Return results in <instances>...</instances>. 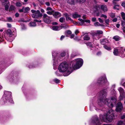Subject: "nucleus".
<instances>
[{
	"label": "nucleus",
	"instance_id": "obj_1",
	"mask_svg": "<svg viewBox=\"0 0 125 125\" xmlns=\"http://www.w3.org/2000/svg\"><path fill=\"white\" fill-rule=\"evenodd\" d=\"M100 93L99 98L97 101V103L100 106H103L104 104H106L108 107L112 108L113 105L116 104V100L115 97H113L108 99L105 97L107 94L106 90L102 91Z\"/></svg>",
	"mask_w": 125,
	"mask_h": 125
},
{
	"label": "nucleus",
	"instance_id": "obj_2",
	"mask_svg": "<svg viewBox=\"0 0 125 125\" xmlns=\"http://www.w3.org/2000/svg\"><path fill=\"white\" fill-rule=\"evenodd\" d=\"M115 111L112 109L109 110L104 116L100 115V118L102 121L106 122H111L115 118Z\"/></svg>",
	"mask_w": 125,
	"mask_h": 125
},
{
	"label": "nucleus",
	"instance_id": "obj_3",
	"mask_svg": "<svg viewBox=\"0 0 125 125\" xmlns=\"http://www.w3.org/2000/svg\"><path fill=\"white\" fill-rule=\"evenodd\" d=\"M58 70L60 72H65L63 75L67 76L72 73V69L70 67H68V65L66 62H63L61 63L59 65Z\"/></svg>",
	"mask_w": 125,
	"mask_h": 125
},
{
	"label": "nucleus",
	"instance_id": "obj_4",
	"mask_svg": "<svg viewBox=\"0 0 125 125\" xmlns=\"http://www.w3.org/2000/svg\"><path fill=\"white\" fill-rule=\"evenodd\" d=\"M66 54L65 52H63L61 53H59L55 51L53 52L52 53V56L53 58L54 62L53 65H55L58 63V60H61V58L64 57Z\"/></svg>",
	"mask_w": 125,
	"mask_h": 125
},
{
	"label": "nucleus",
	"instance_id": "obj_5",
	"mask_svg": "<svg viewBox=\"0 0 125 125\" xmlns=\"http://www.w3.org/2000/svg\"><path fill=\"white\" fill-rule=\"evenodd\" d=\"M11 93L10 92L5 91L4 94L2 98V100L4 101V103L10 102L13 103L14 102L11 98Z\"/></svg>",
	"mask_w": 125,
	"mask_h": 125
},
{
	"label": "nucleus",
	"instance_id": "obj_6",
	"mask_svg": "<svg viewBox=\"0 0 125 125\" xmlns=\"http://www.w3.org/2000/svg\"><path fill=\"white\" fill-rule=\"evenodd\" d=\"M83 60L81 58L75 59L71 62L72 67L74 69L80 68L83 65Z\"/></svg>",
	"mask_w": 125,
	"mask_h": 125
},
{
	"label": "nucleus",
	"instance_id": "obj_7",
	"mask_svg": "<svg viewBox=\"0 0 125 125\" xmlns=\"http://www.w3.org/2000/svg\"><path fill=\"white\" fill-rule=\"evenodd\" d=\"M69 26L66 25V24H63L61 26H53L50 27V28L54 31H59L62 28L66 29L69 28Z\"/></svg>",
	"mask_w": 125,
	"mask_h": 125
},
{
	"label": "nucleus",
	"instance_id": "obj_8",
	"mask_svg": "<svg viewBox=\"0 0 125 125\" xmlns=\"http://www.w3.org/2000/svg\"><path fill=\"white\" fill-rule=\"evenodd\" d=\"M31 11L33 13L32 14V16L33 18H37L42 16V14L40 13V11L39 10L36 11L32 10Z\"/></svg>",
	"mask_w": 125,
	"mask_h": 125
},
{
	"label": "nucleus",
	"instance_id": "obj_9",
	"mask_svg": "<svg viewBox=\"0 0 125 125\" xmlns=\"http://www.w3.org/2000/svg\"><path fill=\"white\" fill-rule=\"evenodd\" d=\"M96 9L97 11H99L101 9L104 12L107 11L108 9L107 6L105 5H100L99 6H96Z\"/></svg>",
	"mask_w": 125,
	"mask_h": 125
},
{
	"label": "nucleus",
	"instance_id": "obj_10",
	"mask_svg": "<svg viewBox=\"0 0 125 125\" xmlns=\"http://www.w3.org/2000/svg\"><path fill=\"white\" fill-rule=\"evenodd\" d=\"M123 109V104L121 102H118L116 104V111L117 112H120Z\"/></svg>",
	"mask_w": 125,
	"mask_h": 125
},
{
	"label": "nucleus",
	"instance_id": "obj_11",
	"mask_svg": "<svg viewBox=\"0 0 125 125\" xmlns=\"http://www.w3.org/2000/svg\"><path fill=\"white\" fill-rule=\"evenodd\" d=\"M107 82L106 77L104 76L103 77L100 78L98 80V82L99 83L102 84L104 83H106Z\"/></svg>",
	"mask_w": 125,
	"mask_h": 125
},
{
	"label": "nucleus",
	"instance_id": "obj_12",
	"mask_svg": "<svg viewBox=\"0 0 125 125\" xmlns=\"http://www.w3.org/2000/svg\"><path fill=\"white\" fill-rule=\"evenodd\" d=\"M4 32L5 36L9 37H11L13 35L12 33L11 30L8 29L5 31Z\"/></svg>",
	"mask_w": 125,
	"mask_h": 125
},
{
	"label": "nucleus",
	"instance_id": "obj_13",
	"mask_svg": "<svg viewBox=\"0 0 125 125\" xmlns=\"http://www.w3.org/2000/svg\"><path fill=\"white\" fill-rule=\"evenodd\" d=\"M103 32L102 31L97 30L95 32L93 33V35L94 36H97L98 35L102 34Z\"/></svg>",
	"mask_w": 125,
	"mask_h": 125
},
{
	"label": "nucleus",
	"instance_id": "obj_14",
	"mask_svg": "<svg viewBox=\"0 0 125 125\" xmlns=\"http://www.w3.org/2000/svg\"><path fill=\"white\" fill-rule=\"evenodd\" d=\"M53 16L55 18H57L60 17L61 16V14L60 12H54L53 14Z\"/></svg>",
	"mask_w": 125,
	"mask_h": 125
},
{
	"label": "nucleus",
	"instance_id": "obj_15",
	"mask_svg": "<svg viewBox=\"0 0 125 125\" xmlns=\"http://www.w3.org/2000/svg\"><path fill=\"white\" fill-rule=\"evenodd\" d=\"M81 16L79 14H78L77 13L75 12L72 15V17L74 19H76L78 18L81 17Z\"/></svg>",
	"mask_w": 125,
	"mask_h": 125
},
{
	"label": "nucleus",
	"instance_id": "obj_16",
	"mask_svg": "<svg viewBox=\"0 0 125 125\" xmlns=\"http://www.w3.org/2000/svg\"><path fill=\"white\" fill-rule=\"evenodd\" d=\"M108 24H94L95 26H101L102 28H104V27L108 26Z\"/></svg>",
	"mask_w": 125,
	"mask_h": 125
},
{
	"label": "nucleus",
	"instance_id": "obj_17",
	"mask_svg": "<svg viewBox=\"0 0 125 125\" xmlns=\"http://www.w3.org/2000/svg\"><path fill=\"white\" fill-rule=\"evenodd\" d=\"M108 40L106 39L101 40V44L104 45L108 43Z\"/></svg>",
	"mask_w": 125,
	"mask_h": 125
},
{
	"label": "nucleus",
	"instance_id": "obj_18",
	"mask_svg": "<svg viewBox=\"0 0 125 125\" xmlns=\"http://www.w3.org/2000/svg\"><path fill=\"white\" fill-rule=\"evenodd\" d=\"M65 17L66 18V20L67 21L69 20L72 22H73V20L71 19L70 17H69V15L67 13L64 14Z\"/></svg>",
	"mask_w": 125,
	"mask_h": 125
},
{
	"label": "nucleus",
	"instance_id": "obj_19",
	"mask_svg": "<svg viewBox=\"0 0 125 125\" xmlns=\"http://www.w3.org/2000/svg\"><path fill=\"white\" fill-rule=\"evenodd\" d=\"M118 90L120 94H124V90L122 88L120 87L118 88Z\"/></svg>",
	"mask_w": 125,
	"mask_h": 125
},
{
	"label": "nucleus",
	"instance_id": "obj_20",
	"mask_svg": "<svg viewBox=\"0 0 125 125\" xmlns=\"http://www.w3.org/2000/svg\"><path fill=\"white\" fill-rule=\"evenodd\" d=\"M1 1L2 4L3 5L9 3L8 0H2Z\"/></svg>",
	"mask_w": 125,
	"mask_h": 125
},
{
	"label": "nucleus",
	"instance_id": "obj_21",
	"mask_svg": "<svg viewBox=\"0 0 125 125\" xmlns=\"http://www.w3.org/2000/svg\"><path fill=\"white\" fill-rule=\"evenodd\" d=\"M113 39H114L115 41H117L120 40V38L118 36L116 35L113 37Z\"/></svg>",
	"mask_w": 125,
	"mask_h": 125
},
{
	"label": "nucleus",
	"instance_id": "obj_22",
	"mask_svg": "<svg viewBox=\"0 0 125 125\" xmlns=\"http://www.w3.org/2000/svg\"><path fill=\"white\" fill-rule=\"evenodd\" d=\"M119 56L122 57H124L125 55L124 53V52L123 50L119 52Z\"/></svg>",
	"mask_w": 125,
	"mask_h": 125
},
{
	"label": "nucleus",
	"instance_id": "obj_23",
	"mask_svg": "<svg viewBox=\"0 0 125 125\" xmlns=\"http://www.w3.org/2000/svg\"><path fill=\"white\" fill-rule=\"evenodd\" d=\"M119 51L117 49H115L113 52V53L114 55L115 56H117L119 54Z\"/></svg>",
	"mask_w": 125,
	"mask_h": 125
},
{
	"label": "nucleus",
	"instance_id": "obj_24",
	"mask_svg": "<svg viewBox=\"0 0 125 125\" xmlns=\"http://www.w3.org/2000/svg\"><path fill=\"white\" fill-rule=\"evenodd\" d=\"M43 20L44 22L47 23H49L51 22V20L48 18H45V19H44Z\"/></svg>",
	"mask_w": 125,
	"mask_h": 125
},
{
	"label": "nucleus",
	"instance_id": "obj_25",
	"mask_svg": "<svg viewBox=\"0 0 125 125\" xmlns=\"http://www.w3.org/2000/svg\"><path fill=\"white\" fill-rule=\"evenodd\" d=\"M90 38V36L88 35H85L83 37V39L86 41L89 40Z\"/></svg>",
	"mask_w": 125,
	"mask_h": 125
},
{
	"label": "nucleus",
	"instance_id": "obj_26",
	"mask_svg": "<svg viewBox=\"0 0 125 125\" xmlns=\"http://www.w3.org/2000/svg\"><path fill=\"white\" fill-rule=\"evenodd\" d=\"M10 3H9L7 4H5L4 5L5 10L6 11H8V10L9 9V6H10Z\"/></svg>",
	"mask_w": 125,
	"mask_h": 125
},
{
	"label": "nucleus",
	"instance_id": "obj_27",
	"mask_svg": "<svg viewBox=\"0 0 125 125\" xmlns=\"http://www.w3.org/2000/svg\"><path fill=\"white\" fill-rule=\"evenodd\" d=\"M117 125H125V122L122 121H120L118 122Z\"/></svg>",
	"mask_w": 125,
	"mask_h": 125
},
{
	"label": "nucleus",
	"instance_id": "obj_28",
	"mask_svg": "<svg viewBox=\"0 0 125 125\" xmlns=\"http://www.w3.org/2000/svg\"><path fill=\"white\" fill-rule=\"evenodd\" d=\"M94 120H95V123L97 125H100V124L99 123V121L97 117H96L95 118Z\"/></svg>",
	"mask_w": 125,
	"mask_h": 125
},
{
	"label": "nucleus",
	"instance_id": "obj_29",
	"mask_svg": "<svg viewBox=\"0 0 125 125\" xmlns=\"http://www.w3.org/2000/svg\"><path fill=\"white\" fill-rule=\"evenodd\" d=\"M24 13H26L30 10V8L29 7H27L25 8H24Z\"/></svg>",
	"mask_w": 125,
	"mask_h": 125
},
{
	"label": "nucleus",
	"instance_id": "obj_30",
	"mask_svg": "<svg viewBox=\"0 0 125 125\" xmlns=\"http://www.w3.org/2000/svg\"><path fill=\"white\" fill-rule=\"evenodd\" d=\"M65 18L63 17L61 18L59 20L60 22L61 23H63L65 21Z\"/></svg>",
	"mask_w": 125,
	"mask_h": 125
},
{
	"label": "nucleus",
	"instance_id": "obj_31",
	"mask_svg": "<svg viewBox=\"0 0 125 125\" xmlns=\"http://www.w3.org/2000/svg\"><path fill=\"white\" fill-rule=\"evenodd\" d=\"M86 44L88 47H93V45L91 42H88Z\"/></svg>",
	"mask_w": 125,
	"mask_h": 125
},
{
	"label": "nucleus",
	"instance_id": "obj_32",
	"mask_svg": "<svg viewBox=\"0 0 125 125\" xmlns=\"http://www.w3.org/2000/svg\"><path fill=\"white\" fill-rule=\"evenodd\" d=\"M104 48L106 49L108 51H110L111 50V48L110 47H108L106 45H104Z\"/></svg>",
	"mask_w": 125,
	"mask_h": 125
},
{
	"label": "nucleus",
	"instance_id": "obj_33",
	"mask_svg": "<svg viewBox=\"0 0 125 125\" xmlns=\"http://www.w3.org/2000/svg\"><path fill=\"white\" fill-rule=\"evenodd\" d=\"M67 2L71 4H73L74 2V0H66Z\"/></svg>",
	"mask_w": 125,
	"mask_h": 125
},
{
	"label": "nucleus",
	"instance_id": "obj_34",
	"mask_svg": "<svg viewBox=\"0 0 125 125\" xmlns=\"http://www.w3.org/2000/svg\"><path fill=\"white\" fill-rule=\"evenodd\" d=\"M22 4L20 2H18L16 3V5L18 7H21L22 6Z\"/></svg>",
	"mask_w": 125,
	"mask_h": 125
},
{
	"label": "nucleus",
	"instance_id": "obj_35",
	"mask_svg": "<svg viewBox=\"0 0 125 125\" xmlns=\"http://www.w3.org/2000/svg\"><path fill=\"white\" fill-rule=\"evenodd\" d=\"M28 25L29 27H34L39 25H37L36 24H28Z\"/></svg>",
	"mask_w": 125,
	"mask_h": 125
},
{
	"label": "nucleus",
	"instance_id": "obj_36",
	"mask_svg": "<svg viewBox=\"0 0 125 125\" xmlns=\"http://www.w3.org/2000/svg\"><path fill=\"white\" fill-rule=\"evenodd\" d=\"M124 97V94H120L119 98L120 100L121 101L123 100Z\"/></svg>",
	"mask_w": 125,
	"mask_h": 125
},
{
	"label": "nucleus",
	"instance_id": "obj_37",
	"mask_svg": "<svg viewBox=\"0 0 125 125\" xmlns=\"http://www.w3.org/2000/svg\"><path fill=\"white\" fill-rule=\"evenodd\" d=\"M14 7L13 5H11L9 9V11H10L14 10Z\"/></svg>",
	"mask_w": 125,
	"mask_h": 125
},
{
	"label": "nucleus",
	"instance_id": "obj_38",
	"mask_svg": "<svg viewBox=\"0 0 125 125\" xmlns=\"http://www.w3.org/2000/svg\"><path fill=\"white\" fill-rule=\"evenodd\" d=\"M121 14L123 19L125 20V14L123 12H122L121 13Z\"/></svg>",
	"mask_w": 125,
	"mask_h": 125
},
{
	"label": "nucleus",
	"instance_id": "obj_39",
	"mask_svg": "<svg viewBox=\"0 0 125 125\" xmlns=\"http://www.w3.org/2000/svg\"><path fill=\"white\" fill-rule=\"evenodd\" d=\"M110 16L111 17L113 18L115 17V13H110Z\"/></svg>",
	"mask_w": 125,
	"mask_h": 125
},
{
	"label": "nucleus",
	"instance_id": "obj_40",
	"mask_svg": "<svg viewBox=\"0 0 125 125\" xmlns=\"http://www.w3.org/2000/svg\"><path fill=\"white\" fill-rule=\"evenodd\" d=\"M119 5H115V6L114 7V9L115 10H118L119 9Z\"/></svg>",
	"mask_w": 125,
	"mask_h": 125
},
{
	"label": "nucleus",
	"instance_id": "obj_41",
	"mask_svg": "<svg viewBox=\"0 0 125 125\" xmlns=\"http://www.w3.org/2000/svg\"><path fill=\"white\" fill-rule=\"evenodd\" d=\"M53 81L56 83H58L60 82V80L57 79L54 80Z\"/></svg>",
	"mask_w": 125,
	"mask_h": 125
},
{
	"label": "nucleus",
	"instance_id": "obj_42",
	"mask_svg": "<svg viewBox=\"0 0 125 125\" xmlns=\"http://www.w3.org/2000/svg\"><path fill=\"white\" fill-rule=\"evenodd\" d=\"M21 29L22 30H24L26 29V28L24 24H21Z\"/></svg>",
	"mask_w": 125,
	"mask_h": 125
},
{
	"label": "nucleus",
	"instance_id": "obj_43",
	"mask_svg": "<svg viewBox=\"0 0 125 125\" xmlns=\"http://www.w3.org/2000/svg\"><path fill=\"white\" fill-rule=\"evenodd\" d=\"M75 56V52H73L71 55V57H73Z\"/></svg>",
	"mask_w": 125,
	"mask_h": 125
},
{
	"label": "nucleus",
	"instance_id": "obj_44",
	"mask_svg": "<svg viewBox=\"0 0 125 125\" xmlns=\"http://www.w3.org/2000/svg\"><path fill=\"white\" fill-rule=\"evenodd\" d=\"M43 17L44 19L46 18H49V17H48V16L46 14H44L43 15Z\"/></svg>",
	"mask_w": 125,
	"mask_h": 125
},
{
	"label": "nucleus",
	"instance_id": "obj_45",
	"mask_svg": "<svg viewBox=\"0 0 125 125\" xmlns=\"http://www.w3.org/2000/svg\"><path fill=\"white\" fill-rule=\"evenodd\" d=\"M84 22L90 23V21L89 20H84Z\"/></svg>",
	"mask_w": 125,
	"mask_h": 125
},
{
	"label": "nucleus",
	"instance_id": "obj_46",
	"mask_svg": "<svg viewBox=\"0 0 125 125\" xmlns=\"http://www.w3.org/2000/svg\"><path fill=\"white\" fill-rule=\"evenodd\" d=\"M39 2L42 4H43L44 2V0H38Z\"/></svg>",
	"mask_w": 125,
	"mask_h": 125
},
{
	"label": "nucleus",
	"instance_id": "obj_47",
	"mask_svg": "<svg viewBox=\"0 0 125 125\" xmlns=\"http://www.w3.org/2000/svg\"><path fill=\"white\" fill-rule=\"evenodd\" d=\"M100 17H103L105 19H106L107 18V16L106 15L103 14H102L101 15Z\"/></svg>",
	"mask_w": 125,
	"mask_h": 125
},
{
	"label": "nucleus",
	"instance_id": "obj_48",
	"mask_svg": "<svg viewBox=\"0 0 125 125\" xmlns=\"http://www.w3.org/2000/svg\"><path fill=\"white\" fill-rule=\"evenodd\" d=\"M24 7H23L21 9H20V10H19V11L20 12H24Z\"/></svg>",
	"mask_w": 125,
	"mask_h": 125
},
{
	"label": "nucleus",
	"instance_id": "obj_49",
	"mask_svg": "<svg viewBox=\"0 0 125 125\" xmlns=\"http://www.w3.org/2000/svg\"><path fill=\"white\" fill-rule=\"evenodd\" d=\"M7 19L8 21H12V20L11 17H8L7 18Z\"/></svg>",
	"mask_w": 125,
	"mask_h": 125
},
{
	"label": "nucleus",
	"instance_id": "obj_50",
	"mask_svg": "<svg viewBox=\"0 0 125 125\" xmlns=\"http://www.w3.org/2000/svg\"><path fill=\"white\" fill-rule=\"evenodd\" d=\"M96 18L95 17L92 18V21L93 22H95L96 21Z\"/></svg>",
	"mask_w": 125,
	"mask_h": 125
},
{
	"label": "nucleus",
	"instance_id": "obj_51",
	"mask_svg": "<svg viewBox=\"0 0 125 125\" xmlns=\"http://www.w3.org/2000/svg\"><path fill=\"white\" fill-rule=\"evenodd\" d=\"M66 33L68 34H71L72 33V32H71V31L70 30H68V31H66Z\"/></svg>",
	"mask_w": 125,
	"mask_h": 125
},
{
	"label": "nucleus",
	"instance_id": "obj_52",
	"mask_svg": "<svg viewBox=\"0 0 125 125\" xmlns=\"http://www.w3.org/2000/svg\"><path fill=\"white\" fill-rule=\"evenodd\" d=\"M46 10H47L52 11V9L50 7H48L46 9Z\"/></svg>",
	"mask_w": 125,
	"mask_h": 125
},
{
	"label": "nucleus",
	"instance_id": "obj_53",
	"mask_svg": "<svg viewBox=\"0 0 125 125\" xmlns=\"http://www.w3.org/2000/svg\"><path fill=\"white\" fill-rule=\"evenodd\" d=\"M47 13L49 15H51L52 14V13L51 11H49L47 12Z\"/></svg>",
	"mask_w": 125,
	"mask_h": 125
},
{
	"label": "nucleus",
	"instance_id": "obj_54",
	"mask_svg": "<svg viewBox=\"0 0 125 125\" xmlns=\"http://www.w3.org/2000/svg\"><path fill=\"white\" fill-rule=\"evenodd\" d=\"M100 11V10L99 11ZM101 13V12H98L96 13V16H99Z\"/></svg>",
	"mask_w": 125,
	"mask_h": 125
},
{
	"label": "nucleus",
	"instance_id": "obj_55",
	"mask_svg": "<svg viewBox=\"0 0 125 125\" xmlns=\"http://www.w3.org/2000/svg\"><path fill=\"white\" fill-rule=\"evenodd\" d=\"M121 118L122 119H124L125 118V115H123L121 116Z\"/></svg>",
	"mask_w": 125,
	"mask_h": 125
},
{
	"label": "nucleus",
	"instance_id": "obj_56",
	"mask_svg": "<svg viewBox=\"0 0 125 125\" xmlns=\"http://www.w3.org/2000/svg\"><path fill=\"white\" fill-rule=\"evenodd\" d=\"M117 20V19L116 18H115L112 20V21L114 22H116Z\"/></svg>",
	"mask_w": 125,
	"mask_h": 125
},
{
	"label": "nucleus",
	"instance_id": "obj_57",
	"mask_svg": "<svg viewBox=\"0 0 125 125\" xmlns=\"http://www.w3.org/2000/svg\"><path fill=\"white\" fill-rule=\"evenodd\" d=\"M105 22L106 23H108L109 22V19H107L105 20Z\"/></svg>",
	"mask_w": 125,
	"mask_h": 125
},
{
	"label": "nucleus",
	"instance_id": "obj_58",
	"mask_svg": "<svg viewBox=\"0 0 125 125\" xmlns=\"http://www.w3.org/2000/svg\"><path fill=\"white\" fill-rule=\"evenodd\" d=\"M122 28L125 29V24H121Z\"/></svg>",
	"mask_w": 125,
	"mask_h": 125
},
{
	"label": "nucleus",
	"instance_id": "obj_59",
	"mask_svg": "<svg viewBox=\"0 0 125 125\" xmlns=\"http://www.w3.org/2000/svg\"><path fill=\"white\" fill-rule=\"evenodd\" d=\"M34 21H35V22H41V20L39 21L36 19L34 20Z\"/></svg>",
	"mask_w": 125,
	"mask_h": 125
},
{
	"label": "nucleus",
	"instance_id": "obj_60",
	"mask_svg": "<svg viewBox=\"0 0 125 125\" xmlns=\"http://www.w3.org/2000/svg\"><path fill=\"white\" fill-rule=\"evenodd\" d=\"M77 1L79 2H83L85 1V0H77Z\"/></svg>",
	"mask_w": 125,
	"mask_h": 125
},
{
	"label": "nucleus",
	"instance_id": "obj_61",
	"mask_svg": "<svg viewBox=\"0 0 125 125\" xmlns=\"http://www.w3.org/2000/svg\"><path fill=\"white\" fill-rule=\"evenodd\" d=\"M98 20L100 23H102L103 22V21L100 18H98Z\"/></svg>",
	"mask_w": 125,
	"mask_h": 125
},
{
	"label": "nucleus",
	"instance_id": "obj_62",
	"mask_svg": "<svg viewBox=\"0 0 125 125\" xmlns=\"http://www.w3.org/2000/svg\"><path fill=\"white\" fill-rule=\"evenodd\" d=\"M78 20L79 21H81L82 22L84 23V20H83L81 19H78Z\"/></svg>",
	"mask_w": 125,
	"mask_h": 125
},
{
	"label": "nucleus",
	"instance_id": "obj_63",
	"mask_svg": "<svg viewBox=\"0 0 125 125\" xmlns=\"http://www.w3.org/2000/svg\"><path fill=\"white\" fill-rule=\"evenodd\" d=\"M56 74L58 76H60L61 75L59 73V72L57 71L55 72Z\"/></svg>",
	"mask_w": 125,
	"mask_h": 125
},
{
	"label": "nucleus",
	"instance_id": "obj_64",
	"mask_svg": "<svg viewBox=\"0 0 125 125\" xmlns=\"http://www.w3.org/2000/svg\"><path fill=\"white\" fill-rule=\"evenodd\" d=\"M121 5L124 7H125V2H123L122 4Z\"/></svg>",
	"mask_w": 125,
	"mask_h": 125
}]
</instances>
